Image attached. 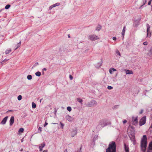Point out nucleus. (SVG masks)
Here are the masks:
<instances>
[{
  "label": "nucleus",
  "instance_id": "b1692460",
  "mask_svg": "<svg viewBox=\"0 0 152 152\" xmlns=\"http://www.w3.org/2000/svg\"><path fill=\"white\" fill-rule=\"evenodd\" d=\"M77 101L80 103L81 104H82L83 100L80 98H77Z\"/></svg>",
  "mask_w": 152,
  "mask_h": 152
},
{
  "label": "nucleus",
  "instance_id": "412c9836",
  "mask_svg": "<svg viewBox=\"0 0 152 152\" xmlns=\"http://www.w3.org/2000/svg\"><path fill=\"white\" fill-rule=\"evenodd\" d=\"M116 69L114 68H112L110 69L109 72L110 74H112L113 72L115 71Z\"/></svg>",
  "mask_w": 152,
  "mask_h": 152
},
{
  "label": "nucleus",
  "instance_id": "864d4df0",
  "mask_svg": "<svg viewBox=\"0 0 152 152\" xmlns=\"http://www.w3.org/2000/svg\"><path fill=\"white\" fill-rule=\"evenodd\" d=\"M147 152H152L151 151H149V150H147Z\"/></svg>",
  "mask_w": 152,
  "mask_h": 152
},
{
  "label": "nucleus",
  "instance_id": "cd10ccee",
  "mask_svg": "<svg viewBox=\"0 0 152 152\" xmlns=\"http://www.w3.org/2000/svg\"><path fill=\"white\" fill-rule=\"evenodd\" d=\"M22 96L21 95H20L18 96V99L19 101L21 100V99H22Z\"/></svg>",
  "mask_w": 152,
  "mask_h": 152
},
{
  "label": "nucleus",
  "instance_id": "1a4fd4ad",
  "mask_svg": "<svg viewBox=\"0 0 152 152\" xmlns=\"http://www.w3.org/2000/svg\"><path fill=\"white\" fill-rule=\"evenodd\" d=\"M147 55L148 58H152V47H151L150 48V49L148 51V52L147 53Z\"/></svg>",
  "mask_w": 152,
  "mask_h": 152
},
{
  "label": "nucleus",
  "instance_id": "a19ab883",
  "mask_svg": "<svg viewBox=\"0 0 152 152\" xmlns=\"http://www.w3.org/2000/svg\"><path fill=\"white\" fill-rule=\"evenodd\" d=\"M48 124V123L46 122V121H45V123L44 125V127H45L46 126H47Z\"/></svg>",
  "mask_w": 152,
  "mask_h": 152
},
{
  "label": "nucleus",
  "instance_id": "a878e982",
  "mask_svg": "<svg viewBox=\"0 0 152 152\" xmlns=\"http://www.w3.org/2000/svg\"><path fill=\"white\" fill-rule=\"evenodd\" d=\"M27 78L28 80H30L32 79V77L31 75H28L27 76Z\"/></svg>",
  "mask_w": 152,
  "mask_h": 152
},
{
  "label": "nucleus",
  "instance_id": "4be33fe9",
  "mask_svg": "<svg viewBox=\"0 0 152 152\" xmlns=\"http://www.w3.org/2000/svg\"><path fill=\"white\" fill-rule=\"evenodd\" d=\"M35 75L39 77L41 75V73L39 71L35 73Z\"/></svg>",
  "mask_w": 152,
  "mask_h": 152
},
{
  "label": "nucleus",
  "instance_id": "79ce46f5",
  "mask_svg": "<svg viewBox=\"0 0 152 152\" xmlns=\"http://www.w3.org/2000/svg\"><path fill=\"white\" fill-rule=\"evenodd\" d=\"M152 0H150L148 2V5H151V1H152Z\"/></svg>",
  "mask_w": 152,
  "mask_h": 152
},
{
  "label": "nucleus",
  "instance_id": "8fccbe9b",
  "mask_svg": "<svg viewBox=\"0 0 152 152\" xmlns=\"http://www.w3.org/2000/svg\"><path fill=\"white\" fill-rule=\"evenodd\" d=\"M64 152H67V149H65Z\"/></svg>",
  "mask_w": 152,
  "mask_h": 152
},
{
  "label": "nucleus",
  "instance_id": "5fc2aeb1",
  "mask_svg": "<svg viewBox=\"0 0 152 152\" xmlns=\"http://www.w3.org/2000/svg\"><path fill=\"white\" fill-rule=\"evenodd\" d=\"M143 5H143H143H141V6L140 7V8H142V6H143Z\"/></svg>",
  "mask_w": 152,
  "mask_h": 152
},
{
  "label": "nucleus",
  "instance_id": "13d9d810",
  "mask_svg": "<svg viewBox=\"0 0 152 152\" xmlns=\"http://www.w3.org/2000/svg\"><path fill=\"white\" fill-rule=\"evenodd\" d=\"M23 141V139H22V140H21V142H22Z\"/></svg>",
  "mask_w": 152,
  "mask_h": 152
},
{
  "label": "nucleus",
  "instance_id": "7ed1b4c3",
  "mask_svg": "<svg viewBox=\"0 0 152 152\" xmlns=\"http://www.w3.org/2000/svg\"><path fill=\"white\" fill-rule=\"evenodd\" d=\"M108 124V121L107 119H102L99 121V124L97 126V128L100 126L103 128Z\"/></svg>",
  "mask_w": 152,
  "mask_h": 152
},
{
  "label": "nucleus",
  "instance_id": "37998d69",
  "mask_svg": "<svg viewBox=\"0 0 152 152\" xmlns=\"http://www.w3.org/2000/svg\"><path fill=\"white\" fill-rule=\"evenodd\" d=\"M53 8V7L52 5H51V6H50V7H49V9L50 10H51V9H52V8Z\"/></svg>",
  "mask_w": 152,
  "mask_h": 152
},
{
  "label": "nucleus",
  "instance_id": "a18cd8bd",
  "mask_svg": "<svg viewBox=\"0 0 152 152\" xmlns=\"http://www.w3.org/2000/svg\"><path fill=\"white\" fill-rule=\"evenodd\" d=\"M113 39L114 40H116V38L115 37H113Z\"/></svg>",
  "mask_w": 152,
  "mask_h": 152
},
{
  "label": "nucleus",
  "instance_id": "39448f33",
  "mask_svg": "<svg viewBox=\"0 0 152 152\" xmlns=\"http://www.w3.org/2000/svg\"><path fill=\"white\" fill-rule=\"evenodd\" d=\"M146 117L144 116L142 117L140 120L139 121V125L140 126H142L144 125L146 123Z\"/></svg>",
  "mask_w": 152,
  "mask_h": 152
},
{
  "label": "nucleus",
  "instance_id": "473e14b6",
  "mask_svg": "<svg viewBox=\"0 0 152 152\" xmlns=\"http://www.w3.org/2000/svg\"><path fill=\"white\" fill-rule=\"evenodd\" d=\"M113 88V87L110 86H107V89L109 90H110L112 89Z\"/></svg>",
  "mask_w": 152,
  "mask_h": 152
},
{
  "label": "nucleus",
  "instance_id": "6ab92c4d",
  "mask_svg": "<svg viewBox=\"0 0 152 152\" xmlns=\"http://www.w3.org/2000/svg\"><path fill=\"white\" fill-rule=\"evenodd\" d=\"M152 150V141L149 143V150H148L151 151Z\"/></svg>",
  "mask_w": 152,
  "mask_h": 152
},
{
  "label": "nucleus",
  "instance_id": "ddd939ff",
  "mask_svg": "<svg viewBox=\"0 0 152 152\" xmlns=\"http://www.w3.org/2000/svg\"><path fill=\"white\" fill-rule=\"evenodd\" d=\"M7 118H8L7 116H6V117H5V118H4L2 120L1 123L2 124H5L7 121Z\"/></svg>",
  "mask_w": 152,
  "mask_h": 152
},
{
  "label": "nucleus",
  "instance_id": "0eeeda50",
  "mask_svg": "<svg viewBox=\"0 0 152 152\" xmlns=\"http://www.w3.org/2000/svg\"><path fill=\"white\" fill-rule=\"evenodd\" d=\"M132 123L133 125L136 126L138 124L137 117H132Z\"/></svg>",
  "mask_w": 152,
  "mask_h": 152
},
{
  "label": "nucleus",
  "instance_id": "dca6fc26",
  "mask_svg": "<svg viewBox=\"0 0 152 152\" xmlns=\"http://www.w3.org/2000/svg\"><path fill=\"white\" fill-rule=\"evenodd\" d=\"M125 71H126V75L131 74H133V72L132 71L126 69H125Z\"/></svg>",
  "mask_w": 152,
  "mask_h": 152
},
{
  "label": "nucleus",
  "instance_id": "9b49d317",
  "mask_svg": "<svg viewBox=\"0 0 152 152\" xmlns=\"http://www.w3.org/2000/svg\"><path fill=\"white\" fill-rule=\"evenodd\" d=\"M102 63V59L101 60V61L100 62H99L97 64H96L95 65V67L96 68H99L101 66Z\"/></svg>",
  "mask_w": 152,
  "mask_h": 152
},
{
  "label": "nucleus",
  "instance_id": "72a5a7b5",
  "mask_svg": "<svg viewBox=\"0 0 152 152\" xmlns=\"http://www.w3.org/2000/svg\"><path fill=\"white\" fill-rule=\"evenodd\" d=\"M60 124L61 125V128L62 129H63V127H64V124L63 123H62L61 122L60 123Z\"/></svg>",
  "mask_w": 152,
  "mask_h": 152
},
{
  "label": "nucleus",
  "instance_id": "2eb2a0df",
  "mask_svg": "<svg viewBox=\"0 0 152 152\" xmlns=\"http://www.w3.org/2000/svg\"><path fill=\"white\" fill-rule=\"evenodd\" d=\"M45 144L44 142L40 145L39 146V151H42L43 148L45 146Z\"/></svg>",
  "mask_w": 152,
  "mask_h": 152
},
{
  "label": "nucleus",
  "instance_id": "9d476101",
  "mask_svg": "<svg viewBox=\"0 0 152 152\" xmlns=\"http://www.w3.org/2000/svg\"><path fill=\"white\" fill-rule=\"evenodd\" d=\"M65 118L69 122L72 121L74 119L72 117L69 115H66L65 117Z\"/></svg>",
  "mask_w": 152,
  "mask_h": 152
},
{
  "label": "nucleus",
  "instance_id": "bf43d9fd",
  "mask_svg": "<svg viewBox=\"0 0 152 152\" xmlns=\"http://www.w3.org/2000/svg\"><path fill=\"white\" fill-rule=\"evenodd\" d=\"M52 124H57V123H53Z\"/></svg>",
  "mask_w": 152,
  "mask_h": 152
},
{
  "label": "nucleus",
  "instance_id": "f03ea898",
  "mask_svg": "<svg viewBox=\"0 0 152 152\" xmlns=\"http://www.w3.org/2000/svg\"><path fill=\"white\" fill-rule=\"evenodd\" d=\"M116 146L115 142H112L109 144V147L106 150V152H115Z\"/></svg>",
  "mask_w": 152,
  "mask_h": 152
},
{
  "label": "nucleus",
  "instance_id": "423d86ee",
  "mask_svg": "<svg viewBox=\"0 0 152 152\" xmlns=\"http://www.w3.org/2000/svg\"><path fill=\"white\" fill-rule=\"evenodd\" d=\"M97 104L96 102L94 100H92L88 103V107H92Z\"/></svg>",
  "mask_w": 152,
  "mask_h": 152
},
{
  "label": "nucleus",
  "instance_id": "6e6552de",
  "mask_svg": "<svg viewBox=\"0 0 152 152\" xmlns=\"http://www.w3.org/2000/svg\"><path fill=\"white\" fill-rule=\"evenodd\" d=\"M147 37H150L151 35V32L149 31L150 27V26L148 24L147 25Z\"/></svg>",
  "mask_w": 152,
  "mask_h": 152
},
{
  "label": "nucleus",
  "instance_id": "c85d7f7f",
  "mask_svg": "<svg viewBox=\"0 0 152 152\" xmlns=\"http://www.w3.org/2000/svg\"><path fill=\"white\" fill-rule=\"evenodd\" d=\"M24 129L23 128H20L19 129L18 132H23Z\"/></svg>",
  "mask_w": 152,
  "mask_h": 152
},
{
  "label": "nucleus",
  "instance_id": "5701e85b",
  "mask_svg": "<svg viewBox=\"0 0 152 152\" xmlns=\"http://www.w3.org/2000/svg\"><path fill=\"white\" fill-rule=\"evenodd\" d=\"M115 53L116 55H119V56H121V54L119 51L118 50H115Z\"/></svg>",
  "mask_w": 152,
  "mask_h": 152
},
{
  "label": "nucleus",
  "instance_id": "e433bc0d",
  "mask_svg": "<svg viewBox=\"0 0 152 152\" xmlns=\"http://www.w3.org/2000/svg\"><path fill=\"white\" fill-rule=\"evenodd\" d=\"M38 65V63L37 62L34 64L33 65V67H35Z\"/></svg>",
  "mask_w": 152,
  "mask_h": 152
},
{
  "label": "nucleus",
  "instance_id": "3c124183",
  "mask_svg": "<svg viewBox=\"0 0 152 152\" xmlns=\"http://www.w3.org/2000/svg\"><path fill=\"white\" fill-rule=\"evenodd\" d=\"M52 5V6L53 7H56V6L55 5V4H53Z\"/></svg>",
  "mask_w": 152,
  "mask_h": 152
},
{
  "label": "nucleus",
  "instance_id": "f8f14e48",
  "mask_svg": "<svg viewBox=\"0 0 152 152\" xmlns=\"http://www.w3.org/2000/svg\"><path fill=\"white\" fill-rule=\"evenodd\" d=\"M14 118L13 116H12L10 119V126H12L13 124L14 121Z\"/></svg>",
  "mask_w": 152,
  "mask_h": 152
},
{
  "label": "nucleus",
  "instance_id": "4468645a",
  "mask_svg": "<svg viewBox=\"0 0 152 152\" xmlns=\"http://www.w3.org/2000/svg\"><path fill=\"white\" fill-rule=\"evenodd\" d=\"M77 134V130L76 129L74 130L71 132V136L72 137H73L76 135Z\"/></svg>",
  "mask_w": 152,
  "mask_h": 152
},
{
  "label": "nucleus",
  "instance_id": "7c9ffc66",
  "mask_svg": "<svg viewBox=\"0 0 152 152\" xmlns=\"http://www.w3.org/2000/svg\"><path fill=\"white\" fill-rule=\"evenodd\" d=\"M10 7V5L9 4H7V5L5 7V9H8Z\"/></svg>",
  "mask_w": 152,
  "mask_h": 152
},
{
  "label": "nucleus",
  "instance_id": "20e7f679",
  "mask_svg": "<svg viewBox=\"0 0 152 152\" xmlns=\"http://www.w3.org/2000/svg\"><path fill=\"white\" fill-rule=\"evenodd\" d=\"M88 39L92 41H94L99 39L98 37L94 34H91L88 36Z\"/></svg>",
  "mask_w": 152,
  "mask_h": 152
},
{
  "label": "nucleus",
  "instance_id": "c03bdc74",
  "mask_svg": "<svg viewBox=\"0 0 152 152\" xmlns=\"http://www.w3.org/2000/svg\"><path fill=\"white\" fill-rule=\"evenodd\" d=\"M127 122V121L126 120H124L123 121V124H124Z\"/></svg>",
  "mask_w": 152,
  "mask_h": 152
},
{
  "label": "nucleus",
  "instance_id": "ea45409f",
  "mask_svg": "<svg viewBox=\"0 0 152 152\" xmlns=\"http://www.w3.org/2000/svg\"><path fill=\"white\" fill-rule=\"evenodd\" d=\"M56 6H59V5H60V3H56L55 4H54Z\"/></svg>",
  "mask_w": 152,
  "mask_h": 152
},
{
  "label": "nucleus",
  "instance_id": "09e8293b",
  "mask_svg": "<svg viewBox=\"0 0 152 152\" xmlns=\"http://www.w3.org/2000/svg\"><path fill=\"white\" fill-rule=\"evenodd\" d=\"M43 70H45V71H46L47 70V69L46 68H44L43 69Z\"/></svg>",
  "mask_w": 152,
  "mask_h": 152
},
{
  "label": "nucleus",
  "instance_id": "603ef678",
  "mask_svg": "<svg viewBox=\"0 0 152 152\" xmlns=\"http://www.w3.org/2000/svg\"><path fill=\"white\" fill-rule=\"evenodd\" d=\"M4 10V9H1L0 10V12H1L3 10Z\"/></svg>",
  "mask_w": 152,
  "mask_h": 152
},
{
  "label": "nucleus",
  "instance_id": "58836bf2",
  "mask_svg": "<svg viewBox=\"0 0 152 152\" xmlns=\"http://www.w3.org/2000/svg\"><path fill=\"white\" fill-rule=\"evenodd\" d=\"M143 5H144L146 3L147 1L146 0H143Z\"/></svg>",
  "mask_w": 152,
  "mask_h": 152
},
{
  "label": "nucleus",
  "instance_id": "e2e57ef3",
  "mask_svg": "<svg viewBox=\"0 0 152 152\" xmlns=\"http://www.w3.org/2000/svg\"><path fill=\"white\" fill-rule=\"evenodd\" d=\"M68 37H70V36H68Z\"/></svg>",
  "mask_w": 152,
  "mask_h": 152
},
{
  "label": "nucleus",
  "instance_id": "f704fd0d",
  "mask_svg": "<svg viewBox=\"0 0 152 152\" xmlns=\"http://www.w3.org/2000/svg\"><path fill=\"white\" fill-rule=\"evenodd\" d=\"M69 78L71 80H72L73 79V77L71 75H69Z\"/></svg>",
  "mask_w": 152,
  "mask_h": 152
},
{
  "label": "nucleus",
  "instance_id": "2f4dec72",
  "mask_svg": "<svg viewBox=\"0 0 152 152\" xmlns=\"http://www.w3.org/2000/svg\"><path fill=\"white\" fill-rule=\"evenodd\" d=\"M67 109L68 111H69V112H70L72 110V108L71 107H67Z\"/></svg>",
  "mask_w": 152,
  "mask_h": 152
},
{
  "label": "nucleus",
  "instance_id": "4c0bfd02",
  "mask_svg": "<svg viewBox=\"0 0 152 152\" xmlns=\"http://www.w3.org/2000/svg\"><path fill=\"white\" fill-rule=\"evenodd\" d=\"M38 131H40V132H41L42 131V127H39V128H38Z\"/></svg>",
  "mask_w": 152,
  "mask_h": 152
},
{
  "label": "nucleus",
  "instance_id": "f257e3e1",
  "mask_svg": "<svg viewBox=\"0 0 152 152\" xmlns=\"http://www.w3.org/2000/svg\"><path fill=\"white\" fill-rule=\"evenodd\" d=\"M147 138L145 135H144L141 142V148L143 152H145L147 147Z\"/></svg>",
  "mask_w": 152,
  "mask_h": 152
},
{
  "label": "nucleus",
  "instance_id": "393cba45",
  "mask_svg": "<svg viewBox=\"0 0 152 152\" xmlns=\"http://www.w3.org/2000/svg\"><path fill=\"white\" fill-rule=\"evenodd\" d=\"M11 51V50L9 49L6 50L5 53L6 54H9Z\"/></svg>",
  "mask_w": 152,
  "mask_h": 152
},
{
  "label": "nucleus",
  "instance_id": "49530a36",
  "mask_svg": "<svg viewBox=\"0 0 152 152\" xmlns=\"http://www.w3.org/2000/svg\"><path fill=\"white\" fill-rule=\"evenodd\" d=\"M12 111H13V110H8L7 111V112H12Z\"/></svg>",
  "mask_w": 152,
  "mask_h": 152
},
{
  "label": "nucleus",
  "instance_id": "680f3d73",
  "mask_svg": "<svg viewBox=\"0 0 152 152\" xmlns=\"http://www.w3.org/2000/svg\"><path fill=\"white\" fill-rule=\"evenodd\" d=\"M151 127L152 128V124H151Z\"/></svg>",
  "mask_w": 152,
  "mask_h": 152
},
{
  "label": "nucleus",
  "instance_id": "4d7b16f0",
  "mask_svg": "<svg viewBox=\"0 0 152 152\" xmlns=\"http://www.w3.org/2000/svg\"><path fill=\"white\" fill-rule=\"evenodd\" d=\"M42 99H40V102H41V101H42Z\"/></svg>",
  "mask_w": 152,
  "mask_h": 152
},
{
  "label": "nucleus",
  "instance_id": "c9c22d12",
  "mask_svg": "<svg viewBox=\"0 0 152 152\" xmlns=\"http://www.w3.org/2000/svg\"><path fill=\"white\" fill-rule=\"evenodd\" d=\"M148 43L147 42H146V41L144 42L143 43V44L145 45H148Z\"/></svg>",
  "mask_w": 152,
  "mask_h": 152
},
{
  "label": "nucleus",
  "instance_id": "f3484780",
  "mask_svg": "<svg viewBox=\"0 0 152 152\" xmlns=\"http://www.w3.org/2000/svg\"><path fill=\"white\" fill-rule=\"evenodd\" d=\"M124 146L125 152H129V148L128 146H126L125 144H124Z\"/></svg>",
  "mask_w": 152,
  "mask_h": 152
},
{
  "label": "nucleus",
  "instance_id": "a211bd4d",
  "mask_svg": "<svg viewBox=\"0 0 152 152\" xmlns=\"http://www.w3.org/2000/svg\"><path fill=\"white\" fill-rule=\"evenodd\" d=\"M125 30H126L125 27L124 26L123 28L122 31L121 32V34L123 38H124V35L125 34Z\"/></svg>",
  "mask_w": 152,
  "mask_h": 152
},
{
  "label": "nucleus",
  "instance_id": "c756f323",
  "mask_svg": "<svg viewBox=\"0 0 152 152\" xmlns=\"http://www.w3.org/2000/svg\"><path fill=\"white\" fill-rule=\"evenodd\" d=\"M20 44L21 42H20L17 44V47L15 48V50L17 49L18 47H19L20 46Z\"/></svg>",
  "mask_w": 152,
  "mask_h": 152
},
{
  "label": "nucleus",
  "instance_id": "de8ad7c7",
  "mask_svg": "<svg viewBox=\"0 0 152 152\" xmlns=\"http://www.w3.org/2000/svg\"><path fill=\"white\" fill-rule=\"evenodd\" d=\"M48 152V150H44L42 152Z\"/></svg>",
  "mask_w": 152,
  "mask_h": 152
},
{
  "label": "nucleus",
  "instance_id": "bb28decb",
  "mask_svg": "<svg viewBox=\"0 0 152 152\" xmlns=\"http://www.w3.org/2000/svg\"><path fill=\"white\" fill-rule=\"evenodd\" d=\"M36 104L34 102L32 103V107L33 108H35L36 107Z\"/></svg>",
  "mask_w": 152,
  "mask_h": 152
},
{
  "label": "nucleus",
  "instance_id": "6e6d98bb",
  "mask_svg": "<svg viewBox=\"0 0 152 152\" xmlns=\"http://www.w3.org/2000/svg\"><path fill=\"white\" fill-rule=\"evenodd\" d=\"M81 147L80 148V151H78V152H81Z\"/></svg>",
  "mask_w": 152,
  "mask_h": 152
},
{
  "label": "nucleus",
  "instance_id": "052dcab7",
  "mask_svg": "<svg viewBox=\"0 0 152 152\" xmlns=\"http://www.w3.org/2000/svg\"><path fill=\"white\" fill-rule=\"evenodd\" d=\"M142 113V111L140 113L141 114Z\"/></svg>",
  "mask_w": 152,
  "mask_h": 152
},
{
  "label": "nucleus",
  "instance_id": "aec40b11",
  "mask_svg": "<svg viewBox=\"0 0 152 152\" xmlns=\"http://www.w3.org/2000/svg\"><path fill=\"white\" fill-rule=\"evenodd\" d=\"M102 28V26L99 25H98L96 27V30L97 31H99Z\"/></svg>",
  "mask_w": 152,
  "mask_h": 152
}]
</instances>
